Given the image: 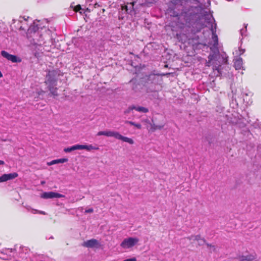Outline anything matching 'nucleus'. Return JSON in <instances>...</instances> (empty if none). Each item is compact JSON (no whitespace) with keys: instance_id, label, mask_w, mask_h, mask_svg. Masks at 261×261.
<instances>
[{"instance_id":"f257e3e1","label":"nucleus","mask_w":261,"mask_h":261,"mask_svg":"<svg viewBox=\"0 0 261 261\" xmlns=\"http://www.w3.org/2000/svg\"><path fill=\"white\" fill-rule=\"evenodd\" d=\"M204 19L206 23L205 27L208 28L212 32V42L210 43L212 53L208 56L205 66H212L214 75L218 76L221 74V66L227 63L228 57L225 54H221L219 52L218 38L216 34L217 24L212 15L208 13L205 14Z\"/></svg>"},{"instance_id":"f03ea898","label":"nucleus","mask_w":261,"mask_h":261,"mask_svg":"<svg viewBox=\"0 0 261 261\" xmlns=\"http://www.w3.org/2000/svg\"><path fill=\"white\" fill-rule=\"evenodd\" d=\"M51 31L45 27H41L40 21L37 20L29 27L27 37L32 44L42 45L51 41Z\"/></svg>"},{"instance_id":"7ed1b4c3","label":"nucleus","mask_w":261,"mask_h":261,"mask_svg":"<svg viewBox=\"0 0 261 261\" xmlns=\"http://www.w3.org/2000/svg\"><path fill=\"white\" fill-rule=\"evenodd\" d=\"M60 71L58 70H53L49 71L47 75L45 83L47 85L49 90L53 95H57L56 86V77L60 75Z\"/></svg>"},{"instance_id":"20e7f679","label":"nucleus","mask_w":261,"mask_h":261,"mask_svg":"<svg viewBox=\"0 0 261 261\" xmlns=\"http://www.w3.org/2000/svg\"><path fill=\"white\" fill-rule=\"evenodd\" d=\"M11 27L16 30L19 31H25L28 28L29 24H33L32 19L27 16H20L18 19H13Z\"/></svg>"},{"instance_id":"39448f33","label":"nucleus","mask_w":261,"mask_h":261,"mask_svg":"<svg viewBox=\"0 0 261 261\" xmlns=\"http://www.w3.org/2000/svg\"><path fill=\"white\" fill-rule=\"evenodd\" d=\"M6 253H9L10 256L18 257L22 259H27L29 256L28 250L26 247L19 246L18 248L15 246L14 249H8L6 250Z\"/></svg>"},{"instance_id":"423d86ee","label":"nucleus","mask_w":261,"mask_h":261,"mask_svg":"<svg viewBox=\"0 0 261 261\" xmlns=\"http://www.w3.org/2000/svg\"><path fill=\"white\" fill-rule=\"evenodd\" d=\"M102 135L106 136L107 137H113L116 139L128 143L130 144H133L134 143V141L132 139L123 136L118 132L111 130L100 131L97 134V136H98Z\"/></svg>"},{"instance_id":"0eeeda50","label":"nucleus","mask_w":261,"mask_h":261,"mask_svg":"<svg viewBox=\"0 0 261 261\" xmlns=\"http://www.w3.org/2000/svg\"><path fill=\"white\" fill-rule=\"evenodd\" d=\"M156 2V0H135L127 5L122 7V9H125L127 13L131 14L132 12L134 11V6L135 4L149 7L155 3Z\"/></svg>"},{"instance_id":"6e6552de","label":"nucleus","mask_w":261,"mask_h":261,"mask_svg":"<svg viewBox=\"0 0 261 261\" xmlns=\"http://www.w3.org/2000/svg\"><path fill=\"white\" fill-rule=\"evenodd\" d=\"M139 239L137 238H128L123 240L120 246L123 248H129L134 246L138 242Z\"/></svg>"},{"instance_id":"1a4fd4ad","label":"nucleus","mask_w":261,"mask_h":261,"mask_svg":"<svg viewBox=\"0 0 261 261\" xmlns=\"http://www.w3.org/2000/svg\"><path fill=\"white\" fill-rule=\"evenodd\" d=\"M1 55L8 60L11 61L13 63H19L21 61V60L18 58L15 55L9 54L5 50L1 51Z\"/></svg>"},{"instance_id":"9d476101","label":"nucleus","mask_w":261,"mask_h":261,"mask_svg":"<svg viewBox=\"0 0 261 261\" xmlns=\"http://www.w3.org/2000/svg\"><path fill=\"white\" fill-rule=\"evenodd\" d=\"M83 245L88 248H99L100 247L99 242L94 239L87 240L83 243Z\"/></svg>"},{"instance_id":"9b49d317","label":"nucleus","mask_w":261,"mask_h":261,"mask_svg":"<svg viewBox=\"0 0 261 261\" xmlns=\"http://www.w3.org/2000/svg\"><path fill=\"white\" fill-rule=\"evenodd\" d=\"M18 176L16 172L4 174L0 176V182L6 181L15 178Z\"/></svg>"},{"instance_id":"f8f14e48","label":"nucleus","mask_w":261,"mask_h":261,"mask_svg":"<svg viewBox=\"0 0 261 261\" xmlns=\"http://www.w3.org/2000/svg\"><path fill=\"white\" fill-rule=\"evenodd\" d=\"M233 62L234 67L236 70H240L244 69V67L243 66V62L242 58L239 57H236L234 59Z\"/></svg>"},{"instance_id":"ddd939ff","label":"nucleus","mask_w":261,"mask_h":261,"mask_svg":"<svg viewBox=\"0 0 261 261\" xmlns=\"http://www.w3.org/2000/svg\"><path fill=\"white\" fill-rule=\"evenodd\" d=\"M189 239V240L193 239L194 240H195V241L200 240L201 241H202L203 242V243H205V244L207 245V247H210L212 248L213 251H215V249H216L215 246L206 243V241L204 239H201L200 235L191 236Z\"/></svg>"},{"instance_id":"4468645a","label":"nucleus","mask_w":261,"mask_h":261,"mask_svg":"<svg viewBox=\"0 0 261 261\" xmlns=\"http://www.w3.org/2000/svg\"><path fill=\"white\" fill-rule=\"evenodd\" d=\"M238 258L240 261H254L256 257L253 254H247V255H240Z\"/></svg>"},{"instance_id":"2eb2a0df","label":"nucleus","mask_w":261,"mask_h":261,"mask_svg":"<svg viewBox=\"0 0 261 261\" xmlns=\"http://www.w3.org/2000/svg\"><path fill=\"white\" fill-rule=\"evenodd\" d=\"M176 37L178 41L182 43H186L189 40L187 35L184 33L177 34Z\"/></svg>"},{"instance_id":"dca6fc26","label":"nucleus","mask_w":261,"mask_h":261,"mask_svg":"<svg viewBox=\"0 0 261 261\" xmlns=\"http://www.w3.org/2000/svg\"><path fill=\"white\" fill-rule=\"evenodd\" d=\"M80 149H86L87 150L90 151L91 150H98L99 147L92 145H80Z\"/></svg>"},{"instance_id":"f3484780","label":"nucleus","mask_w":261,"mask_h":261,"mask_svg":"<svg viewBox=\"0 0 261 261\" xmlns=\"http://www.w3.org/2000/svg\"><path fill=\"white\" fill-rule=\"evenodd\" d=\"M68 161L67 158H62V159H59L57 160H54L51 161L49 163H48L49 165H52L56 164H59V163H64L65 162H67Z\"/></svg>"},{"instance_id":"a211bd4d","label":"nucleus","mask_w":261,"mask_h":261,"mask_svg":"<svg viewBox=\"0 0 261 261\" xmlns=\"http://www.w3.org/2000/svg\"><path fill=\"white\" fill-rule=\"evenodd\" d=\"M77 149H80V144H77V145L72 146L70 147L65 148L64 149V151L65 152H70L72 151H74V150H75Z\"/></svg>"},{"instance_id":"6ab92c4d","label":"nucleus","mask_w":261,"mask_h":261,"mask_svg":"<svg viewBox=\"0 0 261 261\" xmlns=\"http://www.w3.org/2000/svg\"><path fill=\"white\" fill-rule=\"evenodd\" d=\"M54 194L55 192H44L41 195V197L44 199L54 198Z\"/></svg>"},{"instance_id":"aec40b11","label":"nucleus","mask_w":261,"mask_h":261,"mask_svg":"<svg viewBox=\"0 0 261 261\" xmlns=\"http://www.w3.org/2000/svg\"><path fill=\"white\" fill-rule=\"evenodd\" d=\"M247 24H244V28L241 29L240 31V34L242 36V38L241 40V41H242L243 38V37H245L247 35Z\"/></svg>"},{"instance_id":"412c9836","label":"nucleus","mask_w":261,"mask_h":261,"mask_svg":"<svg viewBox=\"0 0 261 261\" xmlns=\"http://www.w3.org/2000/svg\"><path fill=\"white\" fill-rule=\"evenodd\" d=\"M135 110L143 113H146L148 112V109L147 108L141 106H135Z\"/></svg>"},{"instance_id":"4be33fe9","label":"nucleus","mask_w":261,"mask_h":261,"mask_svg":"<svg viewBox=\"0 0 261 261\" xmlns=\"http://www.w3.org/2000/svg\"><path fill=\"white\" fill-rule=\"evenodd\" d=\"M245 51V49L239 47L238 49L236 50L233 54L237 56H240L243 55Z\"/></svg>"},{"instance_id":"5701e85b","label":"nucleus","mask_w":261,"mask_h":261,"mask_svg":"<svg viewBox=\"0 0 261 261\" xmlns=\"http://www.w3.org/2000/svg\"><path fill=\"white\" fill-rule=\"evenodd\" d=\"M135 106H129L126 110H125L124 112L125 114H129L131 111L135 110Z\"/></svg>"},{"instance_id":"b1692460","label":"nucleus","mask_w":261,"mask_h":261,"mask_svg":"<svg viewBox=\"0 0 261 261\" xmlns=\"http://www.w3.org/2000/svg\"><path fill=\"white\" fill-rule=\"evenodd\" d=\"M164 126V125H156V124H153L152 126V128H153V129L154 130H155V129H162Z\"/></svg>"},{"instance_id":"393cba45","label":"nucleus","mask_w":261,"mask_h":261,"mask_svg":"<svg viewBox=\"0 0 261 261\" xmlns=\"http://www.w3.org/2000/svg\"><path fill=\"white\" fill-rule=\"evenodd\" d=\"M74 10L76 12H79L81 14L83 13L82 11V8L80 5H77L75 6Z\"/></svg>"},{"instance_id":"a878e982","label":"nucleus","mask_w":261,"mask_h":261,"mask_svg":"<svg viewBox=\"0 0 261 261\" xmlns=\"http://www.w3.org/2000/svg\"><path fill=\"white\" fill-rule=\"evenodd\" d=\"M62 197H65V195L61 194L55 192L54 198H62Z\"/></svg>"},{"instance_id":"bb28decb","label":"nucleus","mask_w":261,"mask_h":261,"mask_svg":"<svg viewBox=\"0 0 261 261\" xmlns=\"http://www.w3.org/2000/svg\"><path fill=\"white\" fill-rule=\"evenodd\" d=\"M253 96V93L250 91L244 93H243V96L252 97Z\"/></svg>"},{"instance_id":"cd10ccee","label":"nucleus","mask_w":261,"mask_h":261,"mask_svg":"<svg viewBox=\"0 0 261 261\" xmlns=\"http://www.w3.org/2000/svg\"><path fill=\"white\" fill-rule=\"evenodd\" d=\"M132 125L135 126L137 128L139 129H140L142 128V125L139 123H135L134 122V124H133Z\"/></svg>"},{"instance_id":"c85d7f7f","label":"nucleus","mask_w":261,"mask_h":261,"mask_svg":"<svg viewBox=\"0 0 261 261\" xmlns=\"http://www.w3.org/2000/svg\"><path fill=\"white\" fill-rule=\"evenodd\" d=\"M94 211L92 208H90L85 210V213H92Z\"/></svg>"},{"instance_id":"c756f323","label":"nucleus","mask_w":261,"mask_h":261,"mask_svg":"<svg viewBox=\"0 0 261 261\" xmlns=\"http://www.w3.org/2000/svg\"><path fill=\"white\" fill-rule=\"evenodd\" d=\"M125 124H130L132 125L134 124V122L131 121L126 120L125 121Z\"/></svg>"},{"instance_id":"7c9ffc66","label":"nucleus","mask_w":261,"mask_h":261,"mask_svg":"<svg viewBox=\"0 0 261 261\" xmlns=\"http://www.w3.org/2000/svg\"><path fill=\"white\" fill-rule=\"evenodd\" d=\"M5 164V162L3 161L0 160V165H3Z\"/></svg>"},{"instance_id":"2f4dec72","label":"nucleus","mask_w":261,"mask_h":261,"mask_svg":"<svg viewBox=\"0 0 261 261\" xmlns=\"http://www.w3.org/2000/svg\"><path fill=\"white\" fill-rule=\"evenodd\" d=\"M3 76V74L2 72L0 71V78H1Z\"/></svg>"},{"instance_id":"473e14b6","label":"nucleus","mask_w":261,"mask_h":261,"mask_svg":"<svg viewBox=\"0 0 261 261\" xmlns=\"http://www.w3.org/2000/svg\"><path fill=\"white\" fill-rule=\"evenodd\" d=\"M36 105H37V107H36V108H37V109H39V104H38V103H37V104L35 105V106H36Z\"/></svg>"},{"instance_id":"72a5a7b5","label":"nucleus","mask_w":261,"mask_h":261,"mask_svg":"<svg viewBox=\"0 0 261 261\" xmlns=\"http://www.w3.org/2000/svg\"><path fill=\"white\" fill-rule=\"evenodd\" d=\"M93 0H87V2H92Z\"/></svg>"},{"instance_id":"f704fd0d","label":"nucleus","mask_w":261,"mask_h":261,"mask_svg":"<svg viewBox=\"0 0 261 261\" xmlns=\"http://www.w3.org/2000/svg\"><path fill=\"white\" fill-rule=\"evenodd\" d=\"M41 214H45V212H43V211H41L40 212Z\"/></svg>"},{"instance_id":"c9c22d12","label":"nucleus","mask_w":261,"mask_h":261,"mask_svg":"<svg viewBox=\"0 0 261 261\" xmlns=\"http://www.w3.org/2000/svg\"><path fill=\"white\" fill-rule=\"evenodd\" d=\"M203 243L202 244V242H200V243H199V245H202Z\"/></svg>"}]
</instances>
